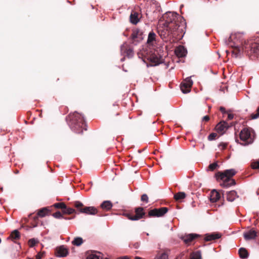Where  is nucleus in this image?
Masks as SVG:
<instances>
[{
	"instance_id": "nucleus-1",
	"label": "nucleus",
	"mask_w": 259,
	"mask_h": 259,
	"mask_svg": "<svg viewBox=\"0 0 259 259\" xmlns=\"http://www.w3.org/2000/svg\"><path fill=\"white\" fill-rule=\"evenodd\" d=\"M66 120L71 130L76 133L80 134L83 130H87L83 117L77 112L70 113L67 116Z\"/></svg>"
},
{
	"instance_id": "nucleus-2",
	"label": "nucleus",
	"mask_w": 259,
	"mask_h": 259,
	"mask_svg": "<svg viewBox=\"0 0 259 259\" xmlns=\"http://www.w3.org/2000/svg\"><path fill=\"white\" fill-rule=\"evenodd\" d=\"M182 29L178 27L169 28L166 26H163L161 28L158 29V33L160 37L165 41H169L173 43L177 41L181 38Z\"/></svg>"
},
{
	"instance_id": "nucleus-3",
	"label": "nucleus",
	"mask_w": 259,
	"mask_h": 259,
	"mask_svg": "<svg viewBox=\"0 0 259 259\" xmlns=\"http://www.w3.org/2000/svg\"><path fill=\"white\" fill-rule=\"evenodd\" d=\"M236 174V171L234 169H230L224 170V171H218L215 174V178L218 181L219 180L223 182L220 185L224 188H228L236 184L234 179L231 178Z\"/></svg>"
},
{
	"instance_id": "nucleus-4",
	"label": "nucleus",
	"mask_w": 259,
	"mask_h": 259,
	"mask_svg": "<svg viewBox=\"0 0 259 259\" xmlns=\"http://www.w3.org/2000/svg\"><path fill=\"white\" fill-rule=\"evenodd\" d=\"M180 18V17L177 13L166 12L159 20V25L166 26L169 28L178 27L180 29V25L178 21Z\"/></svg>"
},
{
	"instance_id": "nucleus-5",
	"label": "nucleus",
	"mask_w": 259,
	"mask_h": 259,
	"mask_svg": "<svg viewBox=\"0 0 259 259\" xmlns=\"http://www.w3.org/2000/svg\"><path fill=\"white\" fill-rule=\"evenodd\" d=\"M231 47L233 48L232 53L235 57H237L242 50H245V51L248 52V49H249L250 54H254L256 55H259V44L257 42H251L248 47L247 46H244L242 49L239 48L238 46L233 47L231 46Z\"/></svg>"
},
{
	"instance_id": "nucleus-6",
	"label": "nucleus",
	"mask_w": 259,
	"mask_h": 259,
	"mask_svg": "<svg viewBox=\"0 0 259 259\" xmlns=\"http://www.w3.org/2000/svg\"><path fill=\"white\" fill-rule=\"evenodd\" d=\"M73 205L76 208V210L80 213L89 215H95L98 213V210L96 207L94 206H85L80 201H75Z\"/></svg>"
},
{
	"instance_id": "nucleus-7",
	"label": "nucleus",
	"mask_w": 259,
	"mask_h": 259,
	"mask_svg": "<svg viewBox=\"0 0 259 259\" xmlns=\"http://www.w3.org/2000/svg\"><path fill=\"white\" fill-rule=\"evenodd\" d=\"M124 215L131 221H137L148 217V215H146L144 208L142 207H136L135 208V213L132 211L124 213Z\"/></svg>"
},
{
	"instance_id": "nucleus-8",
	"label": "nucleus",
	"mask_w": 259,
	"mask_h": 259,
	"mask_svg": "<svg viewBox=\"0 0 259 259\" xmlns=\"http://www.w3.org/2000/svg\"><path fill=\"white\" fill-rule=\"evenodd\" d=\"M147 59L149 61L150 65L152 66L158 65L163 62L162 58L155 51L153 53L151 52L147 55Z\"/></svg>"
},
{
	"instance_id": "nucleus-9",
	"label": "nucleus",
	"mask_w": 259,
	"mask_h": 259,
	"mask_svg": "<svg viewBox=\"0 0 259 259\" xmlns=\"http://www.w3.org/2000/svg\"><path fill=\"white\" fill-rule=\"evenodd\" d=\"M239 137L240 140L244 142L241 144L243 145H248L253 142V140L251 137L250 130L247 128H244L241 131Z\"/></svg>"
},
{
	"instance_id": "nucleus-10",
	"label": "nucleus",
	"mask_w": 259,
	"mask_h": 259,
	"mask_svg": "<svg viewBox=\"0 0 259 259\" xmlns=\"http://www.w3.org/2000/svg\"><path fill=\"white\" fill-rule=\"evenodd\" d=\"M168 211V208L163 207L159 208H154L148 212V217H161Z\"/></svg>"
},
{
	"instance_id": "nucleus-11",
	"label": "nucleus",
	"mask_w": 259,
	"mask_h": 259,
	"mask_svg": "<svg viewBox=\"0 0 259 259\" xmlns=\"http://www.w3.org/2000/svg\"><path fill=\"white\" fill-rule=\"evenodd\" d=\"M193 84V81L190 77L186 78L181 84V89L183 93H187L190 92Z\"/></svg>"
},
{
	"instance_id": "nucleus-12",
	"label": "nucleus",
	"mask_w": 259,
	"mask_h": 259,
	"mask_svg": "<svg viewBox=\"0 0 259 259\" xmlns=\"http://www.w3.org/2000/svg\"><path fill=\"white\" fill-rule=\"evenodd\" d=\"M120 51L122 54L126 55L128 58H132L134 55L133 49L126 43L121 46Z\"/></svg>"
},
{
	"instance_id": "nucleus-13",
	"label": "nucleus",
	"mask_w": 259,
	"mask_h": 259,
	"mask_svg": "<svg viewBox=\"0 0 259 259\" xmlns=\"http://www.w3.org/2000/svg\"><path fill=\"white\" fill-rule=\"evenodd\" d=\"M199 236L196 234H189L182 236L181 238L185 243V244L189 245L194 239L197 238Z\"/></svg>"
},
{
	"instance_id": "nucleus-14",
	"label": "nucleus",
	"mask_w": 259,
	"mask_h": 259,
	"mask_svg": "<svg viewBox=\"0 0 259 259\" xmlns=\"http://www.w3.org/2000/svg\"><path fill=\"white\" fill-rule=\"evenodd\" d=\"M141 18V15L135 11H132L130 17V22L133 24H137L140 21Z\"/></svg>"
},
{
	"instance_id": "nucleus-15",
	"label": "nucleus",
	"mask_w": 259,
	"mask_h": 259,
	"mask_svg": "<svg viewBox=\"0 0 259 259\" xmlns=\"http://www.w3.org/2000/svg\"><path fill=\"white\" fill-rule=\"evenodd\" d=\"M68 253V249L64 246H60L56 248L55 254L58 257H65Z\"/></svg>"
},
{
	"instance_id": "nucleus-16",
	"label": "nucleus",
	"mask_w": 259,
	"mask_h": 259,
	"mask_svg": "<svg viewBox=\"0 0 259 259\" xmlns=\"http://www.w3.org/2000/svg\"><path fill=\"white\" fill-rule=\"evenodd\" d=\"M257 232L253 229L244 233L243 236L246 240L254 239L257 236Z\"/></svg>"
},
{
	"instance_id": "nucleus-17",
	"label": "nucleus",
	"mask_w": 259,
	"mask_h": 259,
	"mask_svg": "<svg viewBox=\"0 0 259 259\" xmlns=\"http://www.w3.org/2000/svg\"><path fill=\"white\" fill-rule=\"evenodd\" d=\"M229 126L227 122L222 121L216 125L215 128L218 133H221L224 132L225 130H227Z\"/></svg>"
},
{
	"instance_id": "nucleus-18",
	"label": "nucleus",
	"mask_w": 259,
	"mask_h": 259,
	"mask_svg": "<svg viewBox=\"0 0 259 259\" xmlns=\"http://www.w3.org/2000/svg\"><path fill=\"white\" fill-rule=\"evenodd\" d=\"M221 235L220 233L206 234L205 235L204 240L205 241H209L219 239L221 238Z\"/></svg>"
},
{
	"instance_id": "nucleus-19",
	"label": "nucleus",
	"mask_w": 259,
	"mask_h": 259,
	"mask_svg": "<svg viewBox=\"0 0 259 259\" xmlns=\"http://www.w3.org/2000/svg\"><path fill=\"white\" fill-rule=\"evenodd\" d=\"M209 197L211 202H215L220 199L221 196L219 192L214 189L211 191Z\"/></svg>"
},
{
	"instance_id": "nucleus-20",
	"label": "nucleus",
	"mask_w": 259,
	"mask_h": 259,
	"mask_svg": "<svg viewBox=\"0 0 259 259\" xmlns=\"http://www.w3.org/2000/svg\"><path fill=\"white\" fill-rule=\"evenodd\" d=\"M142 32L140 29H136L133 31L131 35V38L133 41H135L137 38L142 39Z\"/></svg>"
},
{
	"instance_id": "nucleus-21",
	"label": "nucleus",
	"mask_w": 259,
	"mask_h": 259,
	"mask_svg": "<svg viewBox=\"0 0 259 259\" xmlns=\"http://www.w3.org/2000/svg\"><path fill=\"white\" fill-rule=\"evenodd\" d=\"M175 53L179 57H183L186 56V50L183 46H180L175 50Z\"/></svg>"
},
{
	"instance_id": "nucleus-22",
	"label": "nucleus",
	"mask_w": 259,
	"mask_h": 259,
	"mask_svg": "<svg viewBox=\"0 0 259 259\" xmlns=\"http://www.w3.org/2000/svg\"><path fill=\"white\" fill-rule=\"evenodd\" d=\"M237 197V193L235 191H231L227 194V199L229 201H233Z\"/></svg>"
},
{
	"instance_id": "nucleus-23",
	"label": "nucleus",
	"mask_w": 259,
	"mask_h": 259,
	"mask_svg": "<svg viewBox=\"0 0 259 259\" xmlns=\"http://www.w3.org/2000/svg\"><path fill=\"white\" fill-rule=\"evenodd\" d=\"M49 213L50 210L47 207H44L38 210L37 215L39 217L42 218L48 215Z\"/></svg>"
},
{
	"instance_id": "nucleus-24",
	"label": "nucleus",
	"mask_w": 259,
	"mask_h": 259,
	"mask_svg": "<svg viewBox=\"0 0 259 259\" xmlns=\"http://www.w3.org/2000/svg\"><path fill=\"white\" fill-rule=\"evenodd\" d=\"M20 238V233L17 230H15L13 232H12L10 235L8 237V239H11L13 241H14L15 240H18Z\"/></svg>"
},
{
	"instance_id": "nucleus-25",
	"label": "nucleus",
	"mask_w": 259,
	"mask_h": 259,
	"mask_svg": "<svg viewBox=\"0 0 259 259\" xmlns=\"http://www.w3.org/2000/svg\"><path fill=\"white\" fill-rule=\"evenodd\" d=\"M186 195L183 192H179L174 195V199L177 201H181L182 199L186 198Z\"/></svg>"
},
{
	"instance_id": "nucleus-26",
	"label": "nucleus",
	"mask_w": 259,
	"mask_h": 259,
	"mask_svg": "<svg viewBox=\"0 0 259 259\" xmlns=\"http://www.w3.org/2000/svg\"><path fill=\"white\" fill-rule=\"evenodd\" d=\"M38 216L37 215L35 216H32V214H31L29 215L30 219H32V221L31 222V225L33 227H36L38 226L39 223Z\"/></svg>"
},
{
	"instance_id": "nucleus-27",
	"label": "nucleus",
	"mask_w": 259,
	"mask_h": 259,
	"mask_svg": "<svg viewBox=\"0 0 259 259\" xmlns=\"http://www.w3.org/2000/svg\"><path fill=\"white\" fill-rule=\"evenodd\" d=\"M101 207L106 210H110L112 207V204L110 201H105L101 204Z\"/></svg>"
},
{
	"instance_id": "nucleus-28",
	"label": "nucleus",
	"mask_w": 259,
	"mask_h": 259,
	"mask_svg": "<svg viewBox=\"0 0 259 259\" xmlns=\"http://www.w3.org/2000/svg\"><path fill=\"white\" fill-rule=\"evenodd\" d=\"M238 252L240 257L241 258H246L248 256V253L244 248H240L239 249Z\"/></svg>"
},
{
	"instance_id": "nucleus-29",
	"label": "nucleus",
	"mask_w": 259,
	"mask_h": 259,
	"mask_svg": "<svg viewBox=\"0 0 259 259\" xmlns=\"http://www.w3.org/2000/svg\"><path fill=\"white\" fill-rule=\"evenodd\" d=\"M83 242V240L82 238L79 237H75L72 241V244L75 246H79L81 245Z\"/></svg>"
},
{
	"instance_id": "nucleus-30",
	"label": "nucleus",
	"mask_w": 259,
	"mask_h": 259,
	"mask_svg": "<svg viewBox=\"0 0 259 259\" xmlns=\"http://www.w3.org/2000/svg\"><path fill=\"white\" fill-rule=\"evenodd\" d=\"M62 211L63 214H71L75 212V210L66 205L65 208H63Z\"/></svg>"
},
{
	"instance_id": "nucleus-31",
	"label": "nucleus",
	"mask_w": 259,
	"mask_h": 259,
	"mask_svg": "<svg viewBox=\"0 0 259 259\" xmlns=\"http://www.w3.org/2000/svg\"><path fill=\"white\" fill-rule=\"evenodd\" d=\"M190 259H202L201 253L200 251L193 252L190 255Z\"/></svg>"
},
{
	"instance_id": "nucleus-32",
	"label": "nucleus",
	"mask_w": 259,
	"mask_h": 259,
	"mask_svg": "<svg viewBox=\"0 0 259 259\" xmlns=\"http://www.w3.org/2000/svg\"><path fill=\"white\" fill-rule=\"evenodd\" d=\"M156 34L153 31L150 32L149 33L147 42L148 44H151L153 41L155 40Z\"/></svg>"
},
{
	"instance_id": "nucleus-33",
	"label": "nucleus",
	"mask_w": 259,
	"mask_h": 259,
	"mask_svg": "<svg viewBox=\"0 0 259 259\" xmlns=\"http://www.w3.org/2000/svg\"><path fill=\"white\" fill-rule=\"evenodd\" d=\"M155 259H168V255L165 252L158 253L155 256Z\"/></svg>"
},
{
	"instance_id": "nucleus-34",
	"label": "nucleus",
	"mask_w": 259,
	"mask_h": 259,
	"mask_svg": "<svg viewBox=\"0 0 259 259\" xmlns=\"http://www.w3.org/2000/svg\"><path fill=\"white\" fill-rule=\"evenodd\" d=\"M39 241L37 239L31 238L28 240V244L30 247H33Z\"/></svg>"
},
{
	"instance_id": "nucleus-35",
	"label": "nucleus",
	"mask_w": 259,
	"mask_h": 259,
	"mask_svg": "<svg viewBox=\"0 0 259 259\" xmlns=\"http://www.w3.org/2000/svg\"><path fill=\"white\" fill-rule=\"evenodd\" d=\"M54 206L56 208L61 209L65 208L66 204L64 202L56 203L54 204Z\"/></svg>"
},
{
	"instance_id": "nucleus-36",
	"label": "nucleus",
	"mask_w": 259,
	"mask_h": 259,
	"mask_svg": "<svg viewBox=\"0 0 259 259\" xmlns=\"http://www.w3.org/2000/svg\"><path fill=\"white\" fill-rule=\"evenodd\" d=\"M219 166L217 162H214L209 165L208 169L211 171H213L217 168L219 167Z\"/></svg>"
},
{
	"instance_id": "nucleus-37",
	"label": "nucleus",
	"mask_w": 259,
	"mask_h": 259,
	"mask_svg": "<svg viewBox=\"0 0 259 259\" xmlns=\"http://www.w3.org/2000/svg\"><path fill=\"white\" fill-rule=\"evenodd\" d=\"M87 259H100V256L94 253H92L87 256Z\"/></svg>"
},
{
	"instance_id": "nucleus-38",
	"label": "nucleus",
	"mask_w": 259,
	"mask_h": 259,
	"mask_svg": "<svg viewBox=\"0 0 259 259\" xmlns=\"http://www.w3.org/2000/svg\"><path fill=\"white\" fill-rule=\"evenodd\" d=\"M256 112V113H252L251 114L250 117L251 119H254L259 118V107L257 108Z\"/></svg>"
},
{
	"instance_id": "nucleus-39",
	"label": "nucleus",
	"mask_w": 259,
	"mask_h": 259,
	"mask_svg": "<svg viewBox=\"0 0 259 259\" xmlns=\"http://www.w3.org/2000/svg\"><path fill=\"white\" fill-rule=\"evenodd\" d=\"M141 200L147 203L149 202V198L147 194H144L141 196Z\"/></svg>"
},
{
	"instance_id": "nucleus-40",
	"label": "nucleus",
	"mask_w": 259,
	"mask_h": 259,
	"mask_svg": "<svg viewBox=\"0 0 259 259\" xmlns=\"http://www.w3.org/2000/svg\"><path fill=\"white\" fill-rule=\"evenodd\" d=\"M251 166L253 169L259 168V161H254L251 163Z\"/></svg>"
},
{
	"instance_id": "nucleus-41",
	"label": "nucleus",
	"mask_w": 259,
	"mask_h": 259,
	"mask_svg": "<svg viewBox=\"0 0 259 259\" xmlns=\"http://www.w3.org/2000/svg\"><path fill=\"white\" fill-rule=\"evenodd\" d=\"M217 136V134L215 133H211L208 137V140L209 141H212L215 139V137Z\"/></svg>"
},
{
	"instance_id": "nucleus-42",
	"label": "nucleus",
	"mask_w": 259,
	"mask_h": 259,
	"mask_svg": "<svg viewBox=\"0 0 259 259\" xmlns=\"http://www.w3.org/2000/svg\"><path fill=\"white\" fill-rule=\"evenodd\" d=\"M53 216L57 219L62 218L63 216L60 211H57L53 214Z\"/></svg>"
},
{
	"instance_id": "nucleus-43",
	"label": "nucleus",
	"mask_w": 259,
	"mask_h": 259,
	"mask_svg": "<svg viewBox=\"0 0 259 259\" xmlns=\"http://www.w3.org/2000/svg\"><path fill=\"white\" fill-rule=\"evenodd\" d=\"M139 246H140V244L138 242H136L135 243H131L130 244V246L131 247H133L135 248H139Z\"/></svg>"
},
{
	"instance_id": "nucleus-44",
	"label": "nucleus",
	"mask_w": 259,
	"mask_h": 259,
	"mask_svg": "<svg viewBox=\"0 0 259 259\" xmlns=\"http://www.w3.org/2000/svg\"><path fill=\"white\" fill-rule=\"evenodd\" d=\"M227 144H226V143H221L219 145V147L222 149V150H224L227 147Z\"/></svg>"
},
{
	"instance_id": "nucleus-45",
	"label": "nucleus",
	"mask_w": 259,
	"mask_h": 259,
	"mask_svg": "<svg viewBox=\"0 0 259 259\" xmlns=\"http://www.w3.org/2000/svg\"><path fill=\"white\" fill-rule=\"evenodd\" d=\"M44 254V252H41L38 253L36 255V259H41L42 257Z\"/></svg>"
},
{
	"instance_id": "nucleus-46",
	"label": "nucleus",
	"mask_w": 259,
	"mask_h": 259,
	"mask_svg": "<svg viewBox=\"0 0 259 259\" xmlns=\"http://www.w3.org/2000/svg\"><path fill=\"white\" fill-rule=\"evenodd\" d=\"M209 119H210L209 116L208 115H206L203 117L202 121L207 122L209 120Z\"/></svg>"
},
{
	"instance_id": "nucleus-47",
	"label": "nucleus",
	"mask_w": 259,
	"mask_h": 259,
	"mask_svg": "<svg viewBox=\"0 0 259 259\" xmlns=\"http://www.w3.org/2000/svg\"><path fill=\"white\" fill-rule=\"evenodd\" d=\"M234 117V115L233 114H228V119L229 120H231Z\"/></svg>"
},
{
	"instance_id": "nucleus-48",
	"label": "nucleus",
	"mask_w": 259,
	"mask_h": 259,
	"mask_svg": "<svg viewBox=\"0 0 259 259\" xmlns=\"http://www.w3.org/2000/svg\"><path fill=\"white\" fill-rule=\"evenodd\" d=\"M220 110L223 113H225L226 112V110H225V108L223 107H220Z\"/></svg>"
},
{
	"instance_id": "nucleus-49",
	"label": "nucleus",
	"mask_w": 259,
	"mask_h": 259,
	"mask_svg": "<svg viewBox=\"0 0 259 259\" xmlns=\"http://www.w3.org/2000/svg\"><path fill=\"white\" fill-rule=\"evenodd\" d=\"M184 253H181L179 256L177 257L176 259H182L183 256H184Z\"/></svg>"
},
{
	"instance_id": "nucleus-50",
	"label": "nucleus",
	"mask_w": 259,
	"mask_h": 259,
	"mask_svg": "<svg viewBox=\"0 0 259 259\" xmlns=\"http://www.w3.org/2000/svg\"><path fill=\"white\" fill-rule=\"evenodd\" d=\"M234 37H235V35H230V37H229V38L228 40H229V41H232V39L234 38Z\"/></svg>"
},
{
	"instance_id": "nucleus-51",
	"label": "nucleus",
	"mask_w": 259,
	"mask_h": 259,
	"mask_svg": "<svg viewBox=\"0 0 259 259\" xmlns=\"http://www.w3.org/2000/svg\"><path fill=\"white\" fill-rule=\"evenodd\" d=\"M117 259H131V258L128 257V256H122V257H119Z\"/></svg>"
},
{
	"instance_id": "nucleus-52",
	"label": "nucleus",
	"mask_w": 259,
	"mask_h": 259,
	"mask_svg": "<svg viewBox=\"0 0 259 259\" xmlns=\"http://www.w3.org/2000/svg\"><path fill=\"white\" fill-rule=\"evenodd\" d=\"M64 219L67 220V219H70V218H64Z\"/></svg>"
},
{
	"instance_id": "nucleus-53",
	"label": "nucleus",
	"mask_w": 259,
	"mask_h": 259,
	"mask_svg": "<svg viewBox=\"0 0 259 259\" xmlns=\"http://www.w3.org/2000/svg\"><path fill=\"white\" fill-rule=\"evenodd\" d=\"M183 7V5H181V9Z\"/></svg>"
}]
</instances>
